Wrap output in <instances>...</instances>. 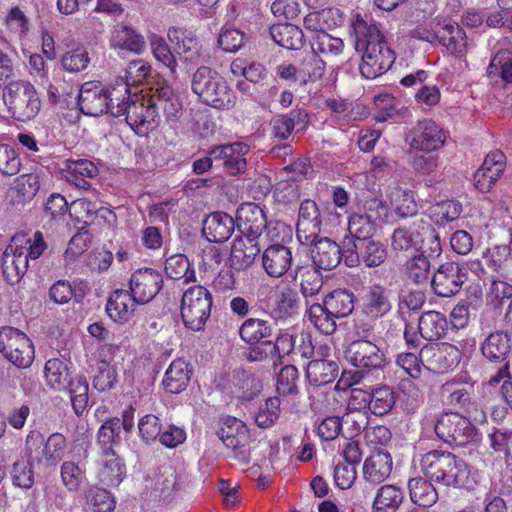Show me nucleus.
Listing matches in <instances>:
<instances>
[{
  "label": "nucleus",
  "instance_id": "obj_1",
  "mask_svg": "<svg viewBox=\"0 0 512 512\" xmlns=\"http://www.w3.org/2000/svg\"><path fill=\"white\" fill-rule=\"evenodd\" d=\"M356 49L363 50L360 73L367 79H375L393 64L394 53L388 47L383 34L368 14L357 12L352 18Z\"/></svg>",
  "mask_w": 512,
  "mask_h": 512
},
{
  "label": "nucleus",
  "instance_id": "obj_2",
  "mask_svg": "<svg viewBox=\"0 0 512 512\" xmlns=\"http://www.w3.org/2000/svg\"><path fill=\"white\" fill-rule=\"evenodd\" d=\"M46 247L40 232L32 236L27 233L15 234L2 256V273L7 283H19L28 269L29 259H37Z\"/></svg>",
  "mask_w": 512,
  "mask_h": 512
},
{
  "label": "nucleus",
  "instance_id": "obj_3",
  "mask_svg": "<svg viewBox=\"0 0 512 512\" xmlns=\"http://www.w3.org/2000/svg\"><path fill=\"white\" fill-rule=\"evenodd\" d=\"M192 90L201 101L216 109H230L236 97L227 82L208 67L198 68L192 78Z\"/></svg>",
  "mask_w": 512,
  "mask_h": 512
},
{
  "label": "nucleus",
  "instance_id": "obj_4",
  "mask_svg": "<svg viewBox=\"0 0 512 512\" xmlns=\"http://www.w3.org/2000/svg\"><path fill=\"white\" fill-rule=\"evenodd\" d=\"M212 307V295L203 286L188 288L182 295L180 315L186 328L200 331L209 319Z\"/></svg>",
  "mask_w": 512,
  "mask_h": 512
},
{
  "label": "nucleus",
  "instance_id": "obj_5",
  "mask_svg": "<svg viewBox=\"0 0 512 512\" xmlns=\"http://www.w3.org/2000/svg\"><path fill=\"white\" fill-rule=\"evenodd\" d=\"M66 448V439L60 433H53L45 439L39 431H32L26 438V450L32 462L56 466L64 457Z\"/></svg>",
  "mask_w": 512,
  "mask_h": 512
},
{
  "label": "nucleus",
  "instance_id": "obj_6",
  "mask_svg": "<svg viewBox=\"0 0 512 512\" xmlns=\"http://www.w3.org/2000/svg\"><path fill=\"white\" fill-rule=\"evenodd\" d=\"M5 102L12 116L23 122L33 119L41 108L36 89L26 81L10 83L5 94Z\"/></svg>",
  "mask_w": 512,
  "mask_h": 512
},
{
  "label": "nucleus",
  "instance_id": "obj_7",
  "mask_svg": "<svg viewBox=\"0 0 512 512\" xmlns=\"http://www.w3.org/2000/svg\"><path fill=\"white\" fill-rule=\"evenodd\" d=\"M0 352L18 368L30 367L35 356L30 338L13 327H4L0 330Z\"/></svg>",
  "mask_w": 512,
  "mask_h": 512
},
{
  "label": "nucleus",
  "instance_id": "obj_8",
  "mask_svg": "<svg viewBox=\"0 0 512 512\" xmlns=\"http://www.w3.org/2000/svg\"><path fill=\"white\" fill-rule=\"evenodd\" d=\"M434 429L437 436L450 445L465 446L477 439L475 426L458 413L440 415Z\"/></svg>",
  "mask_w": 512,
  "mask_h": 512
},
{
  "label": "nucleus",
  "instance_id": "obj_9",
  "mask_svg": "<svg viewBox=\"0 0 512 512\" xmlns=\"http://www.w3.org/2000/svg\"><path fill=\"white\" fill-rule=\"evenodd\" d=\"M238 219L244 235L260 239L263 243L277 240V230L283 228L282 224H268L263 209L254 203L242 205L238 210Z\"/></svg>",
  "mask_w": 512,
  "mask_h": 512
},
{
  "label": "nucleus",
  "instance_id": "obj_10",
  "mask_svg": "<svg viewBox=\"0 0 512 512\" xmlns=\"http://www.w3.org/2000/svg\"><path fill=\"white\" fill-rule=\"evenodd\" d=\"M124 115L128 125L136 134L147 135L156 127L159 118L154 94L151 97L133 95Z\"/></svg>",
  "mask_w": 512,
  "mask_h": 512
},
{
  "label": "nucleus",
  "instance_id": "obj_11",
  "mask_svg": "<svg viewBox=\"0 0 512 512\" xmlns=\"http://www.w3.org/2000/svg\"><path fill=\"white\" fill-rule=\"evenodd\" d=\"M387 247L381 241L368 240L353 243L343 252V259L348 267H356L361 262L367 267H378L386 260Z\"/></svg>",
  "mask_w": 512,
  "mask_h": 512
},
{
  "label": "nucleus",
  "instance_id": "obj_12",
  "mask_svg": "<svg viewBox=\"0 0 512 512\" xmlns=\"http://www.w3.org/2000/svg\"><path fill=\"white\" fill-rule=\"evenodd\" d=\"M446 138L444 129L433 120L418 122L408 135L411 148L423 152L440 149L445 144Z\"/></svg>",
  "mask_w": 512,
  "mask_h": 512
},
{
  "label": "nucleus",
  "instance_id": "obj_13",
  "mask_svg": "<svg viewBox=\"0 0 512 512\" xmlns=\"http://www.w3.org/2000/svg\"><path fill=\"white\" fill-rule=\"evenodd\" d=\"M506 165V156L501 150L495 149L490 151L474 174L473 182L475 188L482 193L489 192L502 177Z\"/></svg>",
  "mask_w": 512,
  "mask_h": 512
},
{
  "label": "nucleus",
  "instance_id": "obj_14",
  "mask_svg": "<svg viewBox=\"0 0 512 512\" xmlns=\"http://www.w3.org/2000/svg\"><path fill=\"white\" fill-rule=\"evenodd\" d=\"M466 278L464 267L447 262L434 273L431 284L435 294L440 297H450L460 291Z\"/></svg>",
  "mask_w": 512,
  "mask_h": 512
},
{
  "label": "nucleus",
  "instance_id": "obj_15",
  "mask_svg": "<svg viewBox=\"0 0 512 512\" xmlns=\"http://www.w3.org/2000/svg\"><path fill=\"white\" fill-rule=\"evenodd\" d=\"M347 360L353 366L363 371H370L382 366L384 354L373 342L368 340H356L348 347Z\"/></svg>",
  "mask_w": 512,
  "mask_h": 512
},
{
  "label": "nucleus",
  "instance_id": "obj_16",
  "mask_svg": "<svg viewBox=\"0 0 512 512\" xmlns=\"http://www.w3.org/2000/svg\"><path fill=\"white\" fill-rule=\"evenodd\" d=\"M162 282V276L157 271L150 268L139 269L130 279L131 294L138 304H146L157 295Z\"/></svg>",
  "mask_w": 512,
  "mask_h": 512
},
{
  "label": "nucleus",
  "instance_id": "obj_17",
  "mask_svg": "<svg viewBox=\"0 0 512 512\" xmlns=\"http://www.w3.org/2000/svg\"><path fill=\"white\" fill-rule=\"evenodd\" d=\"M250 147L243 142H234L226 145H219L210 150L214 161H222L224 169L231 175H236L246 169V155Z\"/></svg>",
  "mask_w": 512,
  "mask_h": 512
},
{
  "label": "nucleus",
  "instance_id": "obj_18",
  "mask_svg": "<svg viewBox=\"0 0 512 512\" xmlns=\"http://www.w3.org/2000/svg\"><path fill=\"white\" fill-rule=\"evenodd\" d=\"M321 219L317 204L312 200H305L299 208L297 221V238L304 245L314 243L320 233Z\"/></svg>",
  "mask_w": 512,
  "mask_h": 512
},
{
  "label": "nucleus",
  "instance_id": "obj_19",
  "mask_svg": "<svg viewBox=\"0 0 512 512\" xmlns=\"http://www.w3.org/2000/svg\"><path fill=\"white\" fill-rule=\"evenodd\" d=\"M108 98L106 89L101 84L93 81L84 83L78 93L81 111L90 116L109 113Z\"/></svg>",
  "mask_w": 512,
  "mask_h": 512
},
{
  "label": "nucleus",
  "instance_id": "obj_20",
  "mask_svg": "<svg viewBox=\"0 0 512 512\" xmlns=\"http://www.w3.org/2000/svg\"><path fill=\"white\" fill-rule=\"evenodd\" d=\"M167 37L175 53L185 62L196 63L201 55V44L192 30L171 27L167 31Z\"/></svg>",
  "mask_w": 512,
  "mask_h": 512
},
{
  "label": "nucleus",
  "instance_id": "obj_21",
  "mask_svg": "<svg viewBox=\"0 0 512 512\" xmlns=\"http://www.w3.org/2000/svg\"><path fill=\"white\" fill-rule=\"evenodd\" d=\"M260 239L240 235L233 242L230 252V264L236 270H245L250 267L260 252L261 245H265Z\"/></svg>",
  "mask_w": 512,
  "mask_h": 512
},
{
  "label": "nucleus",
  "instance_id": "obj_22",
  "mask_svg": "<svg viewBox=\"0 0 512 512\" xmlns=\"http://www.w3.org/2000/svg\"><path fill=\"white\" fill-rule=\"evenodd\" d=\"M154 99L157 106L163 110L165 121L172 128H176L184 115L180 94L175 92L171 86L163 84L154 92Z\"/></svg>",
  "mask_w": 512,
  "mask_h": 512
},
{
  "label": "nucleus",
  "instance_id": "obj_23",
  "mask_svg": "<svg viewBox=\"0 0 512 512\" xmlns=\"http://www.w3.org/2000/svg\"><path fill=\"white\" fill-rule=\"evenodd\" d=\"M392 468L390 453L385 449H376L364 461L363 478L370 484H380L390 476Z\"/></svg>",
  "mask_w": 512,
  "mask_h": 512
},
{
  "label": "nucleus",
  "instance_id": "obj_24",
  "mask_svg": "<svg viewBox=\"0 0 512 512\" xmlns=\"http://www.w3.org/2000/svg\"><path fill=\"white\" fill-rule=\"evenodd\" d=\"M60 172L67 182L88 190L90 188L88 179L96 177L99 170L93 162L87 159H67L62 163Z\"/></svg>",
  "mask_w": 512,
  "mask_h": 512
},
{
  "label": "nucleus",
  "instance_id": "obj_25",
  "mask_svg": "<svg viewBox=\"0 0 512 512\" xmlns=\"http://www.w3.org/2000/svg\"><path fill=\"white\" fill-rule=\"evenodd\" d=\"M292 265L291 250L281 244H271L262 253V267L273 278L286 274Z\"/></svg>",
  "mask_w": 512,
  "mask_h": 512
},
{
  "label": "nucleus",
  "instance_id": "obj_26",
  "mask_svg": "<svg viewBox=\"0 0 512 512\" xmlns=\"http://www.w3.org/2000/svg\"><path fill=\"white\" fill-rule=\"evenodd\" d=\"M425 220L416 219L394 230L391 246L395 251L420 250L423 247L421 238Z\"/></svg>",
  "mask_w": 512,
  "mask_h": 512
},
{
  "label": "nucleus",
  "instance_id": "obj_27",
  "mask_svg": "<svg viewBox=\"0 0 512 512\" xmlns=\"http://www.w3.org/2000/svg\"><path fill=\"white\" fill-rule=\"evenodd\" d=\"M454 465V455L449 452L430 451L423 455L420 461L422 473L431 481L443 483L445 473L450 472Z\"/></svg>",
  "mask_w": 512,
  "mask_h": 512
},
{
  "label": "nucleus",
  "instance_id": "obj_28",
  "mask_svg": "<svg viewBox=\"0 0 512 512\" xmlns=\"http://www.w3.org/2000/svg\"><path fill=\"white\" fill-rule=\"evenodd\" d=\"M436 40H438L447 51L457 57H463L468 51L467 37L465 32L453 23H436Z\"/></svg>",
  "mask_w": 512,
  "mask_h": 512
},
{
  "label": "nucleus",
  "instance_id": "obj_29",
  "mask_svg": "<svg viewBox=\"0 0 512 512\" xmlns=\"http://www.w3.org/2000/svg\"><path fill=\"white\" fill-rule=\"evenodd\" d=\"M110 47L116 50L141 54L145 49L144 37L132 26L119 24L111 32Z\"/></svg>",
  "mask_w": 512,
  "mask_h": 512
},
{
  "label": "nucleus",
  "instance_id": "obj_30",
  "mask_svg": "<svg viewBox=\"0 0 512 512\" xmlns=\"http://www.w3.org/2000/svg\"><path fill=\"white\" fill-rule=\"evenodd\" d=\"M235 228L233 218L223 212H215L203 222V235L210 242L221 243L230 238Z\"/></svg>",
  "mask_w": 512,
  "mask_h": 512
},
{
  "label": "nucleus",
  "instance_id": "obj_31",
  "mask_svg": "<svg viewBox=\"0 0 512 512\" xmlns=\"http://www.w3.org/2000/svg\"><path fill=\"white\" fill-rule=\"evenodd\" d=\"M137 304L131 293L126 290H116L108 299L106 311L114 322L123 324L133 317Z\"/></svg>",
  "mask_w": 512,
  "mask_h": 512
},
{
  "label": "nucleus",
  "instance_id": "obj_32",
  "mask_svg": "<svg viewBox=\"0 0 512 512\" xmlns=\"http://www.w3.org/2000/svg\"><path fill=\"white\" fill-rule=\"evenodd\" d=\"M293 349V337L288 333H284L279 335L275 342L264 341L260 345L252 347L249 351V359L251 361H263L274 355L282 357L289 355Z\"/></svg>",
  "mask_w": 512,
  "mask_h": 512
},
{
  "label": "nucleus",
  "instance_id": "obj_33",
  "mask_svg": "<svg viewBox=\"0 0 512 512\" xmlns=\"http://www.w3.org/2000/svg\"><path fill=\"white\" fill-rule=\"evenodd\" d=\"M344 21L342 12L337 8H328L311 12L303 20L304 28L317 35L326 33V30L340 26Z\"/></svg>",
  "mask_w": 512,
  "mask_h": 512
},
{
  "label": "nucleus",
  "instance_id": "obj_34",
  "mask_svg": "<svg viewBox=\"0 0 512 512\" xmlns=\"http://www.w3.org/2000/svg\"><path fill=\"white\" fill-rule=\"evenodd\" d=\"M70 216L78 223L89 225L98 218H103L109 223L115 219V214L108 208H97L96 204L87 199H77L70 206Z\"/></svg>",
  "mask_w": 512,
  "mask_h": 512
},
{
  "label": "nucleus",
  "instance_id": "obj_35",
  "mask_svg": "<svg viewBox=\"0 0 512 512\" xmlns=\"http://www.w3.org/2000/svg\"><path fill=\"white\" fill-rule=\"evenodd\" d=\"M311 253L314 264L323 270L336 268L343 257L339 245L328 238H322L314 243Z\"/></svg>",
  "mask_w": 512,
  "mask_h": 512
},
{
  "label": "nucleus",
  "instance_id": "obj_36",
  "mask_svg": "<svg viewBox=\"0 0 512 512\" xmlns=\"http://www.w3.org/2000/svg\"><path fill=\"white\" fill-rule=\"evenodd\" d=\"M43 375L46 385L54 391L66 390L68 382L71 380L67 363L60 358L47 360Z\"/></svg>",
  "mask_w": 512,
  "mask_h": 512
},
{
  "label": "nucleus",
  "instance_id": "obj_37",
  "mask_svg": "<svg viewBox=\"0 0 512 512\" xmlns=\"http://www.w3.org/2000/svg\"><path fill=\"white\" fill-rule=\"evenodd\" d=\"M190 376L188 363L183 359H175L165 372L163 385L170 393H180L188 385Z\"/></svg>",
  "mask_w": 512,
  "mask_h": 512
},
{
  "label": "nucleus",
  "instance_id": "obj_38",
  "mask_svg": "<svg viewBox=\"0 0 512 512\" xmlns=\"http://www.w3.org/2000/svg\"><path fill=\"white\" fill-rule=\"evenodd\" d=\"M419 356L422 367L433 373L445 372L452 365L447 359V348L441 347L438 344L424 346Z\"/></svg>",
  "mask_w": 512,
  "mask_h": 512
},
{
  "label": "nucleus",
  "instance_id": "obj_39",
  "mask_svg": "<svg viewBox=\"0 0 512 512\" xmlns=\"http://www.w3.org/2000/svg\"><path fill=\"white\" fill-rule=\"evenodd\" d=\"M387 197L391 207L400 217L413 216L417 213L418 206L413 191L394 186L389 188Z\"/></svg>",
  "mask_w": 512,
  "mask_h": 512
},
{
  "label": "nucleus",
  "instance_id": "obj_40",
  "mask_svg": "<svg viewBox=\"0 0 512 512\" xmlns=\"http://www.w3.org/2000/svg\"><path fill=\"white\" fill-rule=\"evenodd\" d=\"M270 35L275 43L287 49H299L303 44V31L290 23L272 25Z\"/></svg>",
  "mask_w": 512,
  "mask_h": 512
},
{
  "label": "nucleus",
  "instance_id": "obj_41",
  "mask_svg": "<svg viewBox=\"0 0 512 512\" xmlns=\"http://www.w3.org/2000/svg\"><path fill=\"white\" fill-rule=\"evenodd\" d=\"M418 326L419 332L424 339L436 341L445 334L447 321L442 313L428 311L421 315Z\"/></svg>",
  "mask_w": 512,
  "mask_h": 512
},
{
  "label": "nucleus",
  "instance_id": "obj_42",
  "mask_svg": "<svg viewBox=\"0 0 512 512\" xmlns=\"http://www.w3.org/2000/svg\"><path fill=\"white\" fill-rule=\"evenodd\" d=\"M100 465L99 478L104 484L115 486L122 481L124 468L120 459L111 448L104 449Z\"/></svg>",
  "mask_w": 512,
  "mask_h": 512
},
{
  "label": "nucleus",
  "instance_id": "obj_43",
  "mask_svg": "<svg viewBox=\"0 0 512 512\" xmlns=\"http://www.w3.org/2000/svg\"><path fill=\"white\" fill-rule=\"evenodd\" d=\"M107 91L109 110L108 112L114 116L119 117L125 114L128 106L131 103L130 99V90L128 84L124 82L123 78H118L115 80V83L109 87L105 88Z\"/></svg>",
  "mask_w": 512,
  "mask_h": 512
},
{
  "label": "nucleus",
  "instance_id": "obj_44",
  "mask_svg": "<svg viewBox=\"0 0 512 512\" xmlns=\"http://www.w3.org/2000/svg\"><path fill=\"white\" fill-rule=\"evenodd\" d=\"M272 334L270 324L259 318L245 320L239 328L240 338L250 345L261 344Z\"/></svg>",
  "mask_w": 512,
  "mask_h": 512
},
{
  "label": "nucleus",
  "instance_id": "obj_45",
  "mask_svg": "<svg viewBox=\"0 0 512 512\" xmlns=\"http://www.w3.org/2000/svg\"><path fill=\"white\" fill-rule=\"evenodd\" d=\"M404 499L403 491L396 485L381 486L373 502V512H395Z\"/></svg>",
  "mask_w": 512,
  "mask_h": 512
},
{
  "label": "nucleus",
  "instance_id": "obj_46",
  "mask_svg": "<svg viewBox=\"0 0 512 512\" xmlns=\"http://www.w3.org/2000/svg\"><path fill=\"white\" fill-rule=\"evenodd\" d=\"M338 373V366L334 361L313 360L306 368V378L310 384L321 386L332 382Z\"/></svg>",
  "mask_w": 512,
  "mask_h": 512
},
{
  "label": "nucleus",
  "instance_id": "obj_47",
  "mask_svg": "<svg viewBox=\"0 0 512 512\" xmlns=\"http://www.w3.org/2000/svg\"><path fill=\"white\" fill-rule=\"evenodd\" d=\"M391 308L385 289L380 285H372L364 299V312L378 318L386 314Z\"/></svg>",
  "mask_w": 512,
  "mask_h": 512
},
{
  "label": "nucleus",
  "instance_id": "obj_48",
  "mask_svg": "<svg viewBox=\"0 0 512 512\" xmlns=\"http://www.w3.org/2000/svg\"><path fill=\"white\" fill-rule=\"evenodd\" d=\"M324 304L328 313L336 318L346 317L354 309L352 293L341 289L329 293L324 299Z\"/></svg>",
  "mask_w": 512,
  "mask_h": 512
},
{
  "label": "nucleus",
  "instance_id": "obj_49",
  "mask_svg": "<svg viewBox=\"0 0 512 512\" xmlns=\"http://www.w3.org/2000/svg\"><path fill=\"white\" fill-rule=\"evenodd\" d=\"M74 412L81 415L89 403V384L85 376L77 375L68 382L67 389Z\"/></svg>",
  "mask_w": 512,
  "mask_h": 512
},
{
  "label": "nucleus",
  "instance_id": "obj_50",
  "mask_svg": "<svg viewBox=\"0 0 512 512\" xmlns=\"http://www.w3.org/2000/svg\"><path fill=\"white\" fill-rule=\"evenodd\" d=\"M411 501L422 507L432 506L438 498L434 486L422 478H413L408 484Z\"/></svg>",
  "mask_w": 512,
  "mask_h": 512
},
{
  "label": "nucleus",
  "instance_id": "obj_51",
  "mask_svg": "<svg viewBox=\"0 0 512 512\" xmlns=\"http://www.w3.org/2000/svg\"><path fill=\"white\" fill-rule=\"evenodd\" d=\"M90 61L89 52L83 45L68 49L60 58L62 68L69 73L84 71L89 66Z\"/></svg>",
  "mask_w": 512,
  "mask_h": 512
},
{
  "label": "nucleus",
  "instance_id": "obj_52",
  "mask_svg": "<svg viewBox=\"0 0 512 512\" xmlns=\"http://www.w3.org/2000/svg\"><path fill=\"white\" fill-rule=\"evenodd\" d=\"M450 472L445 473L443 485L470 488L475 484V478L464 460L454 455V465Z\"/></svg>",
  "mask_w": 512,
  "mask_h": 512
},
{
  "label": "nucleus",
  "instance_id": "obj_53",
  "mask_svg": "<svg viewBox=\"0 0 512 512\" xmlns=\"http://www.w3.org/2000/svg\"><path fill=\"white\" fill-rule=\"evenodd\" d=\"M487 74L490 78H501L506 83H512V51H498L490 61Z\"/></svg>",
  "mask_w": 512,
  "mask_h": 512
},
{
  "label": "nucleus",
  "instance_id": "obj_54",
  "mask_svg": "<svg viewBox=\"0 0 512 512\" xmlns=\"http://www.w3.org/2000/svg\"><path fill=\"white\" fill-rule=\"evenodd\" d=\"M428 212L429 217L435 224L445 225L460 216L462 205L455 200H445L430 206Z\"/></svg>",
  "mask_w": 512,
  "mask_h": 512
},
{
  "label": "nucleus",
  "instance_id": "obj_55",
  "mask_svg": "<svg viewBox=\"0 0 512 512\" xmlns=\"http://www.w3.org/2000/svg\"><path fill=\"white\" fill-rule=\"evenodd\" d=\"M481 349L486 358L504 359L510 350V339L506 333H492L485 339Z\"/></svg>",
  "mask_w": 512,
  "mask_h": 512
},
{
  "label": "nucleus",
  "instance_id": "obj_56",
  "mask_svg": "<svg viewBox=\"0 0 512 512\" xmlns=\"http://www.w3.org/2000/svg\"><path fill=\"white\" fill-rule=\"evenodd\" d=\"M228 423L221 428L220 439L228 448L241 449L247 439V429L243 422L236 419L229 420Z\"/></svg>",
  "mask_w": 512,
  "mask_h": 512
},
{
  "label": "nucleus",
  "instance_id": "obj_57",
  "mask_svg": "<svg viewBox=\"0 0 512 512\" xmlns=\"http://www.w3.org/2000/svg\"><path fill=\"white\" fill-rule=\"evenodd\" d=\"M307 112L305 110H293L287 115H281L274 118L273 134L280 139L288 138L294 130L295 122H305Z\"/></svg>",
  "mask_w": 512,
  "mask_h": 512
},
{
  "label": "nucleus",
  "instance_id": "obj_58",
  "mask_svg": "<svg viewBox=\"0 0 512 512\" xmlns=\"http://www.w3.org/2000/svg\"><path fill=\"white\" fill-rule=\"evenodd\" d=\"M165 273L171 279L185 278V282L195 280L193 270H190V263L184 254H175L167 258L165 262Z\"/></svg>",
  "mask_w": 512,
  "mask_h": 512
},
{
  "label": "nucleus",
  "instance_id": "obj_59",
  "mask_svg": "<svg viewBox=\"0 0 512 512\" xmlns=\"http://www.w3.org/2000/svg\"><path fill=\"white\" fill-rule=\"evenodd\" d=\"M308 319L314 327L325 335H331L336 330L335 318L326 310V305L313 304L308 309Z\"/></svg>",
  "mask_w": 512,
  "mask_h": 512
},
{
  "label": "nucleus",
  "instance_id": "obj_60",
  "mask_svg": "<svg viewBox=\"0 0 512 512\" xmlns=\"http://www.w3.org/2000/svg\"><path fill=\"white\" fill-rule=\"evenodd\" d=\"M325 72V62L313 51L306 54L301 63L300 84L320 79Z\"/></svg>",
  "mask_w": 512,
  "mask_h": 512
},
{
  "label": "nucleus",
  "instance_id": "obj_61",
  "mask_svg": "<svg viewBox=\"0 0 512 512\" xmlns=\"http://www.w3.org/2000/svg\"><path fill=\"white\" fill-rule=\"evenodd\" d=\"M395 404L394 391L388 386H382L371 392V403L369 410L377 416L390 412Z\"/></svg>",
  "mask_w": 512,
  "mask_h": 512
},
{
  "label": "nucleus",
  "instance_id": "obj_62",
  "mask_svg": "<svg viewBox=\"0 0 512 512\" xmlns=\"http://www.w3.org/2000/svg\"><path fill=\"white\" fill-rule=\"evenodd\" d=\"M152 53L157 61L166 66L172 73L176 72L177 61L164 38L153 34L149 37Z\"/></svg>",
  "mask_w": 512,
  "mask_h": 512
},
{
  "label": "nucleus",
  "instance_id": "obj_63",
  "mask_svg": "<svg viewBox=\"0 0 512 512\" xmlns=\"http://www.w3.org/2000/svg\"><path fill=\"white\" fill-rule=\"evenodd\" d=\"M280 399L278 397H270L259 406L255 414V422L261 428L271 427L279 418Z\"/></svg>",
  "mask_w": 512,
  "mask_h": 512
},
{
  "label": "nucleus",
  "instance_id": "obj_64",
  "mask_svg": "<svg viewBox=\"0 0 512 512\" xmlns=\"http://www.w3.org/2000/svg\"><path fill=\"white\" fill-rule=\"evenodd\" d=\"M87 503L94 512H111L115 508V501L111 494L98 487L88 491Z\"/></svg>",
  "mask_w": 512,
  "mask_h": 512
}]
</instances>
